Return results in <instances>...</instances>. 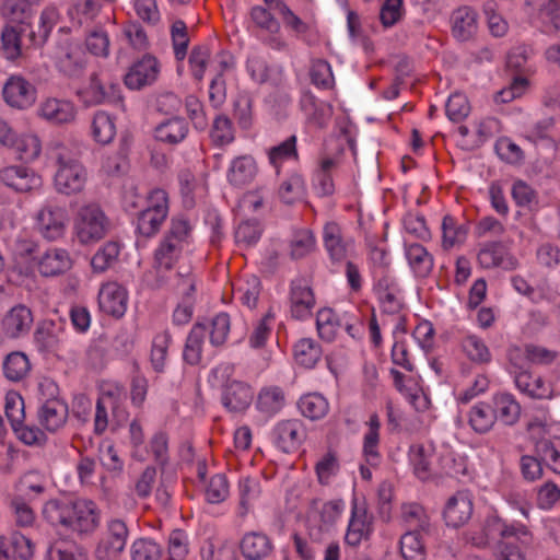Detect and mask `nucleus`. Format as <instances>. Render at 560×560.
Segmentation results:
<instances>
[{
  "label": "nucleus",
  "mask_w": 560,
  "mask_h": 560,
  "mask_svg": "<svg viewBox=\"0 0 560 560\" xmlns=\"http://www.w3.org/2000/svg\"><path fill=\"white\" fill-rule=\"evenodd\" d=\"M73 259L66 248L50 247L35 259V268L46 278L58 277L69 271Z\"/></svg>",
  "instance_id": "dca6fc26"
},
{
  "label": "nucleus",
  "mask_w": 560,
  "mask_h": 560,
  "mask_svg": "<svg viewBox=\"0 0 560 560\" xmlns=\"http://www.w3.org/2000/svg\"><path fill=\"white\" fill-rule=\"evenodd\" d=\"M400 552L406 560H424L425 548L418 530H410L401 536Z\"/></svg>",
  "instance_id": "bf43d9fd"
},
{
  "label": "nucleus",
  "mask_w": 560,
  "mask_h": 560,
  "mask_svg": "<svg viewBox=\"0 0 560 560\" xmlns=\"http://www.w3.org/2000/svg\"><path fill=\"white\" fill-rule=\"evenodd\" d=\"M316 327L318 335L326 341H331L338 331L342 328L338 316L331 308H322L316 316Z\"/></svg>",
  "instance_id": "13d9d810"
},
{
  "label": "nucleus",
  "mask_w": 560,
  "mask_h": 560,
  "mask_svg": "<svg viewBox=\"0 0 560 560\" xmlns=\"http://www.w3.org/2000/svg\"><path fill=\"white\" fill-rule=\"evenodd\" d=\"M294 361L304 369H313L322 355L320 347L311 338L300 339L293 350Z\"/></svg>",
  "instance_id": "8fccbe9b"
},
{
  "label": "nucleus",
  "mask_w": 560,
  "mask_h": 560,
  "mask_svg": "<svg viewBox=\"0 0 560 560\" xmlns=\"http://www.w3.org/2000/svg\"><path fill=\"white\" fill-rule=\"evenodd\" d=\"M258 165L250 154L234 156L226 168V182L234 188H243L254 182Z\"/></svg>",
  "instance_id": "aec40b11"
},
{
  "label": "nucleus",
  "mask_w": 560,
  "mask_h": 560,
  "mask_svg": "<svg viewBox=\"0 0 560 560\" xmlns=\"http://www.w3.org/2000/svg\"><path fill=\"white\" fill-rule=\"evenodd\" d=\"M290 301L293 317L304 319L311 315L315 299L306 280L296 279L292 281Z\"/></svg>",
  "instance_id": "cd10ccee"
},
{
  "label": "nucleus",
  "mask_w": 560,
  "mask_h": 560,
  "mask_svg": "<svg viewBox=\"0 0 560 560\" xmlns=\"http://www.w3.org/2000/svg\"><path fill=\"white\" fill-rule=\"evenodd\" d=\"M2 96L8 106L25 110L36 103V86L20 74L10 75L3 84Z\"/></svg>",
  "instance_id": "9b49d317"
},
{
  "label": "nucleus",
  "mask_w": 560,
  "mask_h": 560,
  "mask_svg": "<svg viewBox=\"0 0 560 560\" xmlns=\"http://www.w3.org/2000/svg\"><path fill=\"white\" fill-rule=\"evenodd\" d=\"M435 458L432 444H415L409 450V462L415 475L420 480H427L432 472V465Z\"/></svg>",
  "instance_id": "72a5a7b5"
},
{
  "label": "nucleus",
  "mask_w": 560,
  "mask_h": 560,
  "mask_svg": "<svg viewBox=\"0 0 560 560\" xmlns=\"http://www.w3.org/2000/svg\"><path fill=\"white\" fill-rule=\"evenodd\" d=\"M478 264L486 269L503 268L513 269L516 266L515 259L509 254L506 248L499 242L485 244L477 255Z\"/></svg>",
  "instance_id": "a878e982"
},
{
  "label": "nucleus",
  "mask_w": 560,
  "mask_h": 560,
  "mask_svg": "<svg viewBox=\"0 0 560 560\" xmlns=\"http://www.w3.org/2000/svg\"><path fill=\"white\" fill-rule=\"evenodd\" d=\"M346 503L341 499L325 502L319 510V522L323 530L331 529L341 518Z\"/></svg>",
  "instance_id": "0e129e2a"
},
{
  "label": "nucleus",
  "mask_w": 560,
  "mask_h": 560,
  "mask_svg": "<svg viewBox=\"0 0 560 560\" xmlns=\"http://www.w3.org/2000/svg\"><path fill=\"white\" fill-rule=\"evenodd\" d=\"M268 159L277 174H279L283 163L295 161L298 159L296 137L291 136L280 144L270 148L268 151Z\"/></svg>",
  "instance_id": "3c124183"
},
{
  "label": "nucleus",
  "mask_w": 560,
  "mask_h": 560,
  "mask_svg": "<svg viewBox=\"0 0 560 560\" xmlns=\"http://www.w3.org/2000/svg\"><path fill=\"white\" fill-rule=\"evenodd\" d=\"M305 183L301 175L291 174L280 186L279 196L284 203L291 205L303 199Z\"/></svg>",
  "instance_id": "680f3d73"
},
{
  "label": "nucleus",
  "mask_w": 560,
  "mask_h": 560,
  "mask_svg": "<svg viewBox=\"0 0 560 560\" xmlns=\"http://www.w3.org/2000/svg\"><path fill=\"white\" fill-rule=\"evenodd\" d=\"M121 250V244L117 241H108L103 244L92 256L91 268L93 272L103 273L117 261Z\"/></svg>",
  "instance_id": "a18cd8bd"
},
{
  "label": "nucleus",
  "mask_w": 560,
  "mask_h": 560,
  "mask_svg": "<svg viewBox=\"0 0 560 560\" xmlns=\"http://www.w3.org/2000/svg\"><path fill=\"white\" fill-rule=\"evenodd\" d=\"M262 226L257 220L241 222L235 230V242L241 248L255 246L262 235Z\"/></svg>",
  "instance_id": "6e6d98bb"
},
{
  "label": "nucleus",
  "mask_w": 560,
  "mask_h": 560,
  "mask_svg": "<svg viewBox=\"0 0 560 560\" xmlns=\"http://www.w3.org/2000/svg\"><path fill=\"white\" fill-rule=\"evenodd\" d=\"M100 308L114 317H122L128 308V291L117 281L104 282L98 291Z\"/></svg>",
  "instance_id": "4468645a"
},
{
  "label": "nucleus",
  "mask_w": 560,
  "mask_h": 560,
  "mask_svg": "<svg viewBox=\"0 0 560 560\" xmlns=\"http://www.w3.org/2000/svg\"><path fill=\"white\" fill-rule=\"evenodd\" d=\"M11 150L14 151L19 160L31 163L39 158L42 141L35 132H21L18 133Z\"/></svg>",
  "instance_id": "a19ab883"
},
{
  "label": "nucleus",
  "mask_w": 560,
  "mask_h": 560,
  "mask_svg": "<svg viewBox=\"0 0 560 560\" xmlns=\"http://www.w3.org/2000/svg\"><path fill=\"white\" fill-rule=\"evenodd\" d=\"M460 349L467 360L474 364L486 365L492 361L490 348L481 337L475 334H467L462 338Z\"/></svg>",
  "instance_id": "f704fd0d"
},
{
  "label": "nucleus",
  "mask_w": 560,
  "mask_h": 560,
  "mask_svg": "<svg viewBox=\"0 0 560 560\" xmlns=\"http://www.w3.org/2000/svg\"><path fill=\"white\" fill-rule=\"evenodd\" d=\"M234 368L230 364H220L212 369L210 382L212 386H221L222 404L230 412H243L252 404L254 398L253 388L237 380H232Z\"/></svg>",
  "instance_id": "f03ea898"
},
{
  "label": "nucleus",
  "mask_w": 560,
  "mask_h": 560,
  "mask_svg": "<svg viewBox=\"0 0 560 560\" xmlns=\"http://www.w3.org/2000/svg\"><path fill=\"white\" fill-rule=\"evenodd\" d=\"M47 560H88V556L70 541H56L47 551Z\"/></svg>",
  "instance_id": "e2e57ef3"
},
{
  "label": "nucleus",
  "mask_w": 560,
  "mask_h": 560,
  "mask_svg": "<svg viewBox=\"0 0 560 560\" xmlns=\"http://www.w3.org/2000/svg\"><path fill=\"white\" fill-rule=\"evenodd\" d=\"M300 412L310 420H320L329 411V404L326 397L319 393H308L303 395L298 402Z\"/></svg>",
  "instance_id": "c03bdc74"
},
{
  "label": "nucleus",
  "mask_w": 560,
  "mask_h": 560,
  "mask_svg": "<svg viewBox=\"0 0 560 560\" xmlns=\"http://www.w3.org/2000/svg\"><path fill=\"white\" fill-rule=\"evenodd\" d=\"M109 412L112 422L120 425L127 420V411L118 399L110 393H103L97 400L94 416V432L102 434L109 425Z\"/></svg>",
  "instance_id": "f3484780"
},
{
  "label": "nucleus",
  "mask_w": 560,
  "mask_h": 560,
  "mask_svg": "<svg viewBox=\"0 0 560 560\" xmlns=\"http://www.w3.org/2000/svg\"><path fill=\"white\" fill-rule=\"evenodd\" d=\"M34 8L25 0H4L2 16L10 23H26L33 15Z\"/></svg>",
  "instance_id": "5fc2aeb1"
},
{
  "label": "nucleus",
  "mask_w": 560,
  "mask_h": 560,
  "mask_svg": "<svg viewBox=\"0 0 560 560\" xmlns=\"http://www.w3.org/2000/svg\"><path fill=\"white\" fill-rule=\"evenodd\" d=\"M88 177V170L80 160L69 154L58 155L54 175L57 192L65 196L78 195L84 190Z\"/></svg>",
  "instance_id": "39448f33"
},
{
  "label": "nucleus",
  "mask_w": 560,
  "mask_h": 560,
  "mask_svg": "<svg viewBox=\"0 0 560 560\" xmlns=\"http://www.w3.org/2000/svg\"><path fill=\"white\" fill-rule=\"evenodd\" d=\"M259 479L250 476H241L237 483L238 504L237 518L244 521L253 511L261 495Z\"/></svg>",
  "instance_id": "4be33fe9"
},
{
  "label": "nucleus",
  "mask_w": 560,
  "mask_h": 560,
  "mask_svg": "<svg viewBox=\"0 0 560 560\" xmlns=\"http://www.w3.org/2000/svg\"><path fill=\"white\" fill-rule=\"evenodd\" d=\"M109 230V220L94 202L80 206L73 218V238L83 246L101 241Z\"/></svg>",
  "instance_id": "7ed1b4c3"
},
{
  "label": "nucleus",
  "mask_w": 560,
  "mask_h": 560,
  "mask_svg": "<svg viewBox=\"0 0 560 560\" xmlns=\"http://www.w3.org/2000/svg\"><path fill=\"white\" fill-rule=\"evenodd\" d=\"M325 248L334 261H341L347 258L352 241L345 238L341 228L336 222H328L323 230Z\"/></svg>",
  "instance_id": "c85d7f7f"
},
{
  "label": "nucleus",
  "mask_w": 560,
  "mask_h": 560,
  "mask_svg": "<svg viewBox=\"0 0 560 560\" xmlns=\"http://www.w3.org/2000/svg\"><path fill=\"white\" fill-rule=\"evenodd\" d=\"M515 385L528 396L537 399H545L551 397V388L549 384L544 382L540 377H535L526 371H521L515 375Z\"/></svg>",
  "instance_id": "49530a36"
},
{
  "label": "nucleus",
  "mask_w": 560,
  "mask_h": 560,
  "mask_svg": "<svg viewBox=\"0 0 560 560\" xmlns=\"http://www.w3.org/2000/svg\"><path fill=\"white\" fill-rule=\"evenodd\" d=\"M0 183L16 192L38 190L43 185L42 176L24 165H8L0 168Z\"/></svg>",
  "instance_id": "f8f14e48"
},
{
  "label": "nucleus",
  "mask_w": 560,
  "mask_h": 560,
  "mask_svg": "<svg viewBox=\"0 0 560 560\" xmlns=\"http://www.w3.org/2000/svg\"><path fill=\"white\" fill-rule=\"evenodd\" d=\"M69 214L65 207L46 202L34 214V228L45 240L54 242L61 240L67 232Z\"/></svg>",
  "instance_id": "0eeeda50"
},
{
  "label": "nucleus",
  "mask_w": 560,
  "mask_h": 560,
  "mask_svg": "<svg viewBox=\"0 0 560 560\" xmlns=\"http://www.w3.org/2000/svg\"><path fill=\"white\" fill-rule=\"evenodd\" d=\"M260 292V281L254 276H246L233 284V298L248 308H254Z\"/></svg>",
  "instance_id": "79ce46f5"
},
{
  "label": "nucleus",
  "mask_w": 560,
  "mask_h": 560,
  "mask_svg": "<svg viewBox=\"0 0 560 560\" xmlns=\"http://www.w3.org/2000/svg\"><path fill=\"white\" fill-rule=\"evenodd\" d=\"M452 22L455 37L466 40L477 30V13L469 7L459 8L453 13Z\"/></svg>",
  "instance_id": "de8ad7c7"
},
{
  "label": "nucleus",
  "mask_w": 560,
  "mask_h": 560,
  "mask_svg": "<svg viewBox=\"0 0 560 560\" xmlns=\"http://www.w3.org/2000/svg\"><path fill=\"white\" fill-rule=\"evenodd\" d=\"M365 432L363 434L362 453L365 462L370 466H376L381 460V421L377 415H371L365 422Z\"/></svg>",
  "instance_id": "2f4dec72"
},
{
  "label": "nucleus",
  "mask_w": 560,
  "mask_h": 560,
  "mask_svg": "<svg viewBox=\"0 0 560 560\" xmlns=\"http://www.w3.org/2000/svg\"><path fill=\"white\" fill-rule=\"evenodd\" d=\"M129 532L126 523L119 518L108 521L106 530L96 549V560H117L124 551Z\"/></svg>",
  "instance_id": "9d476101"
},
{
  "label": "nucleus",
  "mask_w": 560,
  "mask_h": 560,
  "mask_svg": "<svg viewBox=\"0 0 560 560\" xmlns=\"http://www.w3.org/2000/svg\"><path fill=\"white\" fill-rule=\"evenodd\" d=\"M492 407L497 420L505 425H513L521 415V406L512 394L498 393L492 397Z\"/></svg>",
  "instance_id": "e433bc0d"
},
{
  "label": "nucleus",
  "mask_w": 560,
  "mask_h": 560,
  "mask_svg": "<svg viewBox=\"0 0 560 560\" xmlns=\"http://www.w3.org/2000/svg\"><path fill=\"white\" fill-rule=\"evenodd\" d=\"M159 73V61L152 56H144L129 68L125 75V84L130 90H140L152 84Z\"/></svg>",
  "instance_id": "6ab92c4d"
},
{
  "label": "nucleus",
  "mask_w": 560,
  "mask_h": 560,
  "mask_svg": "<svg viewBox=\"0 0 560 560\" xmlns=\"http://www.w3.org/2000/svg\"><path fill=\"white\" fill-rule=\"evenodd\" d=\"M188 133V125L183 118L174 117L159 124L154 129V138L166 144L182 142Z\"/></svg>",
  "instance_id": "58836bf2"
},
{
  "label": "nucleus",
  "mask_w": 560,
  "mask_h": 560,
  "mask_svg": "<svg viewBox=\"0 0 560 560\" xmlns=\"http://www.w3.org/2000/svg\"><path fill=\"white\" fill-rule=\"evenodd\" d=\"M43 516L54 527L79 533H91L100 523L96 504L86 499H51L45 503Z\"/></svg>",
  "instance_id": "f257e3e1"
},
{
  "label": "nucleus",
  "mask_w": 560,
  "mask_h": 560,
  "mask_svg": "<svg viewBox=\"0 0 560 560\" xmlns=\"http://www.w3.org/2000/svg\"><path fill=\"white\" fill-rule=\"evenodd\" d=\"M395 386L406 397L409 404L417 411H424L429 408V398L419 385L418 381L412 377H406L400 372L393 370Z\"/></svg>",
  "instance_id": "7c9ffc66"
},
{
  "label": "nucleus",
  "mask_w": 560,
  "mask_h": 560,
  "mask_svg": "<svg viewBox=\"0 0 560 560\" xmlns=\"http://www.w3.org/2000/svg\"><path fill=\"white\" fill-rule=\"evenodd\" d=\"M31 370L27 355L23 352H11L3 362L4 376L12 382L23 380Z\"/></svg>",
  "instance_id": "603ef678"
},
{
  "label": "nucleus",
  "mask_w": 560,
  "mask_h": 560,
  "mask_svg": "<svg viewBox=\"0 0 560 560\" xmlns=\"http://www.w3.org/2000/svg\"><path fill=\"white\" fill-rule=\"evenodd\" d=\"M65 336L61 324L43 320L35 330L34 341L39 351L50 353L59 349L65 341Z\"/></svg>",
  "instance_id": "bb28decb"
},
{
  "label": "nucleus",
  "mask_w": 560,
  "mask_h": 560,
  "mask_svg": "<svg viewBox=\"0 0 560 560\" xmlns=\"http://www.w3.org/2000/svg\"><path fill=\"white\" fill-rule=\"evenodd\" d=\"M191 223L183 218H174L165 238L155 250L154 268L158 272L170 270L179 255L188 248L191 237Z\"/></svg>",
  "instance_id": "20e7f679"
},
{
  "label": "nucleus",
  "mask_w": 560,
  "mask_h": 560,
  "mask_svg": "<svg viewBox=\"0 0 560 560\" xmlns=\"http://www.w3.org/2000/svg\"><path fill=\"white\" fill-rule=\"evenodd\" d=\"M33 324V315L28 307L15 305L3 316L1 331L9 339H18L28 334Z\"/></svg>",
  "instance_id": "412c9836"
},
{
  "label": "nucleus",
  "mask_w": 560,
  "mask_h": 560,
  "mask_svg": "<svg viewBox=\"0 0 560 560\" xmlns=\"http://www.w3.org/2000/svg\"><path fill=\"white\" fill-rule=\"evenodd\" d=\"M240 548L246 560H265L271 555L273 545L266 534L249 532L243 536Z\"/></svg>",
  "instance_id": "c756f323"
},
{
  "label": "nucleus",
  "mask_w": 560,
  "mask_h": 560,
  "mask_svg": "<svg viewBox=\"0 0 560 560\" xmlns=\"http://www.w3.org/2000/svg\"><path fill=\"white\" fill-rule=\"evenodd\" d=\"M91 135L98 144L110 143L116 136V122L108 113L100 110L93 116Z\"/></svg>",
  "instance_id": "37998d69"
},
{
  "label": "nucleus",
  "mask_w": 560,
  "mask_h": 560,
  "mask_svg": "<svg viewBox=\"0 0 560 560\" xmlns=\"http://www.w3.org/2000/svg\"><path fill=\"white\" fill-rule=\"evenodd\" d=\"M272 436L277 448L283 453H292L304 442L306 431L300 420H283L275 425Z\"/></svg>",
  "instance_id": "a211bd4d"
},
{
  "label": "nucleus",
  "mask_w": 560,
  "mask_h": 560,
  "mask_svg": "<svg viewBox=\"0 0 560 560\" xmlns=\"http://www.w3.org/2000/svg\"><path fill=\"white\" fill-rule=\"evenodd\" d=\"M334 158H323L319 162V168L314 175V188L320 196H329L335 191V185L330 171L336 166Z\"/></svg>",
  "instance_id": "4d7b16f0"
},
{
  "label": "nucleus",
  "mask_w": 560,
  "mask_h": 560,
  "mask_svg": "<svg viewBox=\"0 0 560 560\" xmlns=\"http://www.w3.org/2000/svg\"><path fill=\"white\" fill-rule=\"evenodd\" d=\"M472 501L469 493L459 491L448 499L444 509V520L448 526L458 527L469 521Z\"/></svg>",
  "instance_id": "393cba45"
},
{
  "label": "nucleus",
  "mask_w": 560,
  "mask_h": 560,
  "mask_svg": "<svg viewBox=\"0 0 560 560\" xmlns=\"http://www.w3.org/2000/svg\"><path fill=\"white\" fill-rule=\"evenodd\" d=\"M528 432L536 440V451L555 472H560V453L551 439H560V421L535 418L528 424Z\"/></svg>",
  "instance_id": "423d86ee"
},
{
  "label": "nucleus",
  "mask_w": 560,
  "mask_h": 560,
  "mask_svg": "<svg viewBox=\"0 0 560 560\" xmlns=\"http://www.w3.org/2000/svg\"><path fill=\"white\" fill-rule=\"evenodd\" d=\"M372 525L373 517L369 514L365 502L353 498L345 541L353 547L360 545L372 533Z\"/></svg>",
  "instance_id": "ddd939ff"
},
{
  "label": "nucleus",
  "mask_w": 560,
  "mask_h": 560,
  "mask_svg": "<svg viewBox=\"0 0 560 560\" xmlns=\"http://www.w3.org/2000/svg\"><path fill=\"white\" fill-rule=\"evenodd\" d=\"M497 422V415L492 404L478 401L468 411V423L479 434L489 432Z\"/></svg>",
  "instance_id": "c9c22d12"
},
{
  "label": "nucleus",
  "mask_w": 560,
  "mask_h": 560,
  "mask_svg": "<svg viewBox=\"0 0 560 560\" xmlns=\"http://www.w3.org/2000/svg\"><path fill=\"white\" fill-rule=\"evenodd\" d=\"M35 115L51 126H66L75 121L78 108L69 98L47 96L38 103Z\"/></svg>",
  "instance_id": "1a4fd4ad"
},
{
  "label": "nucleus",
  "mask_w": 560,
  "mask_h": 560,
  "mask_svg": "<svg viewBox=\"0 0 560 560\" xmlns=\"http://www.w3.org/2000/svg\"><path fill=\"white\" fill-rule=\"evenodd\" d=\"M497 536L502 538L515 537L523 545L529 544L532 540L530 532L525 525L506 524L497 515H490L481 529L471 533L469 540L476 547H486Z\"/></svg>",
  "instance_id": "6e6552de"
},
{
  "label": "nucleus",
  "mask_w": 560,
  "mask_h": 560,
  "mask_svg": "<svg viewBox=\"0 0 560 560\" xmlns=\"http://www.w3.org/2000/svg\"><path fill=\"white\" fill-rule=\"evenodd\" d=\"M230 494V486L225 475L217 474L209 480L205 495L209 503L218 504L223 502Z\"/></svg>",
  "instance_id": "774afa93"
},
{
  "label": "nucleus",
  "mask_w": 560,
  "mask_h": 560,
  "mask_svg": "<svg viewBox=\"0 0 560 560\" xmlns=\"http://www.w3.org/2000/svg\"><path fill=\"white\" fill-rule=\"evenodd\" d=\"M40 423L48 431L60 429L68 418V406L62 399L45 400L38 411Z\"/></svg>",
  "instance_id": "473e14b6"
},
{
  "label": "nucleus",
  "mask_w": 560,
  "mask_h": 560,
  "mask_svg": "<svg viewBox=\"0 0 560 560\" xmlns=\"http://www.w3.org/2000/svg\"><path fill=\"white\" fill-rule=\"evenodd\" d=\"M170 342L171 336L167 331H161L153 337L150 361L155 372L164 371Z\"/></svg>",
  "instance_id": "052dcab7"
},
{
  "label": "nucleus",
  "mask_w": 560,
  "mask_h": 560,
  "mask_svg": "<svg viewBox=\"0 0 560 560\" xmlns=\"http://www.w3.org/2000/svg\"><path fill=\"white\" fill-rule=\"evenodd\" d=\"M98 12L97 4L93 0H80L68 11V15L74 25H89Z\"/></svg>",
  "instance_id": "69168bd1"
},
{
  "label": "nucleus",
  "mask_w": 560,
  "mask_h": 560,
  "mask_svg": "<svg viewBox=\"0 0 560 560\" xmlns=\"http://www.w3.org/2000/svg\"><path fill=\"white\" fill-rule=\"evenodd\" d=\"M300 104L306 129L322 130L328 126L332 116V106L329 103L311 93H304Z\"/></svg>",
  "instance_id": "2eb2a0df"
},
{
  "label": "nucleus",
  "mask_w": 560,
  "mask_h": 560,
  "mask_svg": "<svg viewBox=\"0 0 560 560\" xmlns=\"http://www.w3.org/2000/svg\"><path fill=\"white\" fill-rule=\"evenodd\" d=\"M405 256L409 267L417 277H427L433 267L431 254L420 244H408L405 240Z\"/></svg>",
  "instance_id": "4c0bfd02"
},
{
  "label": "nucleus",
  "mask_w": 560,
  "mask_h": 560,
  "mask_svg": "<svg viewBox=\"0 0 560 560\" xmlns=\"http://www.w3.org/2000/svg\"><path fill=\"white\" fill-rule=\"evenodd\" d=\"M1 52L8 60H15L21 56V31L7 25L1 34Z\"/></svg>",
  "instance_id": "338daca9"
},
{
  "label": "nucleus",
  "mask_w": 560,
  "mask_h": 560,
  "mask_svg": "<svg viewBox=\"0 0 560 560\" xmlns=\"http://www.w3.org/2000/svg\"><path fill=\"white\" fill-rule=\"evenodd\" d=\"M375 292L387 313H395L401 306V296L395 278L389 272L381 270L375 275Z\"/></svg>",
  "instance_id": "5701e85b"
},
{
  "label": "nucleus",
  "mask_w": 560,
  "mask_h": 560,
  "mask_svg": "<svg viewBox=\"0 0 560 560\" xmlns=\"http://www.w3.org/2000/svg\"><path fill=\"white\" fill-rule=\"evenodd\" d=\"M207 335V328L202 324L195 325L184 349V359L189 364H198L201 360L202 345Z\"/></svg>",
  "instance_id": "864d4df0"
},
{
  "label": "nucleus",
  "mask_w": 560,
  "mask_h": 560,
  "mask_svg": "<svg viewBox=\"0 0 560 560\" xmlns=\"http://www.w3.org/2000/svg\"><path fill=\"white\" fill-rule=\"evenodd\" d=\"M85 63L84 52L77 44H69L60 48L56 56L57 69L68 78L80 77L83 73Z\"/></svg>",
  "instance_id": "b1692460"
},
{
  "label": "nucleus",
  "mask_w": 560,
  "mask_h": 560,
  "mask_svg": "<svg viewBox=\"0 0 560 560\" xmlns=\"http://www.w3.org/2000/svg\"><path fill=\"white\" fill-rule=\"evenodd\" d=\"M523 354H525V360L532 363H549L555 359V353L545 348L527 346L525 350L517 347L511 348L509 360L513 365L522 369L525 366V362L521 359Z\"/></svg>",
  "instance_id": "09e8293b"
},
{
  "label": "nucleus",
  "mask_w": 560,
  "mask_h": 560,
  "mask_svg": "<svg viewBox=\"0 0 560 560\" xmlns=\"http://www.w3.org/2000/svg\"><path fill=\"white\" fill-rule=\"evenodd\" d=\"M285 405V394L279 386H266L257 396L256 407L266 417H273Z\"/></svg>",
  "instance_id": "ea45409f"
}]
</instances>
